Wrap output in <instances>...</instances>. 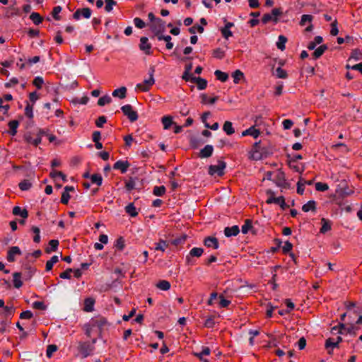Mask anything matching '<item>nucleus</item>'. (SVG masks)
I'll return each mask as SVG.
<instances>
[{
    "label": "nucleus",
    "instance_id": "1",
    "mask_svg": "<svg viewBox=\"0 0 362 362\" xmlns=\"http://www.w3.org/2000/svg\"><path fill=\"white\" fill-rule=\"evenodd\" d=\"M154 72V67H151L148 73V78L145 79L144 80L143 82L136 84V89L139 90L141 92H148L155 83V79L153 77Z\"/></svg>",
    "mask_w": 362,
    "mask_h": 362
},
{
    "label": "nucleus",
    "instance_id": "2",
    "mask_svg": "<svg viewBox=\"0 0 362 362\" xmlns=\"http://www.w3.org/2000/svg\"><path fill=\"white\" fill-rule=\"evenodd\" d=\"M96 342V339H94L92 341V344H90L88 341H80L78 346V351L79 354L82 356V358H86L90 355H92L94 351V344Z\"/></svg>",
    "mask_w": 362,
    "mask_h": 362
},
{
    "label": "nucleus",
    "instance_id": "3",
    "mask_svg": "<svg viewBox=\"0 0 362 362\" xmlns=\"http://www.w3.org/2000/svg\"><path fill=\"white\" fill-rule=\"evenodd\" d=\"M354 193V190L349 188L348 185L345 182H341L339 184L335 190L334 198H344L350 196Z\"/></svg>",
    "mask_w": 362,
    "mask_h": 362
},
{
    "label": "nucleus",
    "instance_id": "4",
    "mask_svg": "<svg viewBox=\"0 0 362 362\" xmlns=\"http://www.w3.org/2000/svg\"><path fill=\"white\" fill-rule=\"evenodd\" d=\"M282 10L280 8H275L272 9L271 13H265L262 18V22L267 24L270 21L276 23L279 21V17L282 14Z\"/></svg>",
    "mask_w": 362,
    "mask_h": 362
},
{
    "label": "nucleus",
    "instance_id": "5",
    "mask_svg": "<svg viewBox=\"0 0 362 362\" xmlns=\"http://www.w3.org/2000/svg\"><path fill=\"white\" fill-rule=\"evenodd\" d=\"M226 163L223 160H218L216 165H211L209 167V174L210 175L222 176L224 175V170Z\"/></svg>",
    "mask_w": 362,
    "mask_h": 362
},
{
    "label": "nucleus",
    "instance_id": "6",
    "mask_svg": "<svg viewBox=\"0 0 362 362\" xmlns=\"http://www.w3.org/2000/svg\"><path fill=\"white\" fill-rule=\"evenodd\" d=\"M267 194L270 195V197L266 201L267 204H276L279 205L283 209H285L286 202L284 197L281 196L279 197H275L274 192L272 190H268Z\"/></svg>",
    "mask_w": 362,
    "mask_h": 362
},
{
    "label": "nucleus",
    "instance_id": "7",
    "mask_svg": "<svg viewBox=\"0 0 362 362\" xmlns=\"http://www.w3.org/2000/svg\"><path fill=\"white\" fill-rule=\"evenodd\" d=\"M148 25L153 33H164L165 30V21L161 18H157L154 22L150 23Z\"/></svg>",
    "mask_w": 362,
    "mask_h": 362
},
{
    "label": "nucleus",
    "instance_id": "8",
    "mask_svg": "<svg viewBox=\"0 0 362 362\" xmlns=\"http://www.w3.org/2000/svg\"><path fill=\"white\" fill-rule=\"evenodd\" d=\"M121 110L124 115L127 116L132 122L138 119V114L135 110H133V107L131 105H123L121 107Z\"/></svg>",
    "mask_w": 362,
    "mask_h": 362
},
{
    "label": "nucleus",
    "instance_id": "9",
    "mask_svg": "<svg viewBox=\"0 0 362 362\" xmlns=\"http://www.w3.org/2000/svg\"><path fill=\"white\" fill-rule=\"evenodd\" d=\"M21 255V251L20 248L17 246H13L8 250L6 259L8 262H13L16 261V256Z\"/></svg>",
    "mask_w": 362,
    "mask_h": 362
},
{
    "label": "nucleus",
    "instance_id": "10",
    "mask_svg": "<svg viewBox=\"0 0 362 362\" xmlns=\"http://www.w3.org/2000/svg\"><path fill=\"white\" fill-rule=\"evenodd\" d=\"M91 16V10L89 8H83L81 9H77L73 14V17L75 20H79L81 17L85 18H89Z\"/></svg>",
    "mask_w": 362,
    "mask_h": 362
},
{
    "label": "nucleus",
    "instance_id": "11",
    "mask_svg": "<svg viewBox=\"0 0 362 362\" xmlns=\"http://www.w3.org/2000/svg\"><path fill=\"white\" fill-rule=\"evenodd\" d=\"M250 156L254 160H260L262 158V151L260 148V141L255 142L251 149Z\"/></svg>",
    "mask_w": 362,
    "mask_h": 362
},
{
    "label": "nucleus",
    "instance_id": "12",
    "mask_svg": "<svg viewBox=\"0 0 362 362\" xmlns=\"http://www.w3.org/2000/svg\"><path fill=\"white\" fill-rule=\"evenodd\" d=\"M90 322L92 327L101 331L103 327L107 324V320L104 317H97L92 318Z\"/></svg>",
    "mask_w": 362,
    "mask_h": 362
},
{
    "label": "nucleus",
    "instance_id": "13",
    "mask_svg": "<svg viewBox=\"0 0 362 362\" xmlns=\"http://www.w3.org/2000/svg\"><path fill=\"white\" fill-rule=\"evenodd\" d=\"M226 24L224 27L220 29L222 36L228 40L230 37L233 36V33L230 31V28L234 26V23L232 22H226V20L224 19Z\"/></svg>",
    "mask_w": 362,
    "mask_h": 362
},
{
    "label": "nucleus",
    "instance_id": "14",
    "mask_svg": "<svg viewBox=\"0 0 362 362\" xmlns=\"http://www.w3.org/2000/svg\"><path fill=\"white\" fill-rule=\"evenodd\" d=\"M211 349L208 346H203L201 352H193V355L202 362H209L204 356H209Z\"/></svg>",
    "mask_w": 362,
    "mask_h": 362
},
{
    "label": "nucleus",
    "instance_id": "15",
    "mask_svg": "<svg viewBox=\"0 0 362 362\" xmlns=\"http://www.w3.org/2000/svg\"><path fill=\"white\" fill-rule=\"evenodd\" d=\"M148 40L146 37H142L140 39V49L145 52L146 54H151V45L150 43H148Z\"/></svg>",
    "mask_w": 362,
    "mask_h": 362
},
{
    "label": "nucleus",
    "instance_id": "16",
    "mask_svg": "<svg viewBox=\"0 0 362 362\" xmlns=\"http://www.w3.org/2000/svg\"><path fill=\"white\" fill-rule=\"evenodd\" d=\"M204 244L207 247H212L213 249H218L219 244L218 239L215 237H206L204 240Z\"/></svg>",
    "mask_w": 362,
    "mask_h": 362
},
{
    "label": "nucleus",
    "instance_id": "17",
    "mask_svg": "<svg viewBox=\"0 0 362 362\" xmlns=\"http://www.w3.org/2000/svg\"><path fill=\"white\" fill-rule=\"evenodd\" d=\"M260 135V131L255 127H250L242 132V136H251L254 139H257Z\"/></svg>",
    "mask_w": 362,
    "mask_h": 362
},
{
    "label": "nucleus",
    "instance_id": "18",
    "mask_svg": "<svg viewBox=\"0 0 362 362\" xmlns=\"http://www.w3.org/2000/svg\"><path fill=\"white\" fill-rule=\"evenodd\" d=\"M129 167V163L127 160H117L113 165L114 169L119 170L122 173H125L127 171Z\"/></svg>",
    "mask_w": 362,
    "mask_h": 362
},
{
    "label": "nucleus",
    "instance_id": "19",
    "mask_svg": "<svg viewBox=\"0 0 362 362\" xmlns=\"http://www.w3.org/2000/svg\"><path fill=\"white\" fill-rule=\"evenodd\" d=\"M190 81L197 83L199 90H204L207 86V81L200 77H191Z\"/></svg>",
    "mask_w": 362,
    "mask_h": 362
},
{
    "label": "nucleus",
    "instance_id": "20",
    "mask_svg": "<svg viewBox=\"0 0 362 362\" xmlns=\"http://www.w3.org/2000/svg\"><path fill=\"white\" fill-rule=\"evenodd\" d=\"M74 187L71 186H66L64 187V191L62 192V197H61V202L64 204H67L69 203V201L70 199V195L69 192L74 191Z\"/></svg>",
    "mask_w": 362,
    "mask_h": 362
},
{
    "label": "nucleus",
    "instance_id": "21",
    "mask_svg": "<svg viewBox=\"0 0 362 362\" xmlns=\"http://www.w3.org/2000/svg\"><path fill=\"white\" fill-rule=\"evenodd\" d=\"M239 232L240 229L238 226L226 227L224 229V234L226 237L236 236L239 233Z\"/></svg>",
    "mask_w": 362,
    "mask_h": 362
},
{
    "label": "nucleus",
    "instance_id": "22",
    "mask_svg": "<svg viewBox=\"0 0 362 362\" xmlns=\"http://www.w3.org/2000/svg\"><path fill=\"white\" fill-rule=\"evenodd\" d=\"M214 151V148L211 145L205 146L199 152L200 158H209L210 157Z\"/></svg>",
    "mask_w": 362,
    "mask_h": 362
},
{
    "label": "nucleus",
    "instance_id": "23",
    "mask_svg": "<svg viewBox=\"0 0 362 362\" xmlns=\"http://www.w3.org/2000/svg\"><path fill=\"white\" fill-rule=\"evenodd\" d=\"M13 214L15 216H19L23 218H26L28 216V212L25 209H22L20 206H14L13 208Z\"/></svg>",
    "mask_w": 362,
    "mask_h": 362
},
{
    "label": "nucleus",
    "instance_id": "24",
    "mask_svg": "<svg viewBox=\"0 0 362 362\" xmlns=\"http://www.w3.org/2000/svg\"><path fill=\"white\" fill-rule=\"evenodd\" d=\"M95 300L93 298H87L84 300L83 310L86 312H92L94 309Z\"/></svg>",
    "mask_w": 362,
    "mask_h": 362
},
{
    "label": "nucleus",
    "instance_id": "25",
    "mask_svg": "<svg viewBox=\"0 0 362 362\" xmlns=\"http://www.w3.org/2000/svg\"><path fill=\"white\" fill-rule=\"evenodd\" d=\"M25 139L26 142L35 146H38L42 141V139L40 135H37L35 138H33L31 135H25Z\"/></svg>",
    "mask_w": 362,
    "mask_h": 362
},
{
    "label": "nucleus",
    "instance_id": "26",
    "mask_svg": "<svg viewBox=\"0 0 362 362\" xmlns=\"http://www.w3.org/2000/svg\"><path fill=\"white\" fill-rule=\"evenodd\" d=\"M9 127L8 133L11 136H15L17 133V129L19 126V122L18 120H11L8 124Z\"/></svg>",
    "mask_w": 362,
    "mask_h": 362
},
{
    "label": "nucleus",
    "instance_id": "27",
    "mask_svg": "<svg viewBox=\"0 0 362 362\" xmlns=\"http://www.w3.org/2000/svg\"><path fill=\"white\" fill-rule=\"evenodd\" d=\"M112 94L113 97H118L121 99H123L126 97L127 88L124 86L120 87L113 90Z\"/></svg>",
    "mask_w": 362,
    "mask_h": 362
},
{
    "label": "nucleus",
    "instance_id": "28",
    "mask_svg": "<svg viewBox=\"0 0 362 362\" xmlns=\"http://www.w3.org/2000/svg\"><path fill=\"white\" fill-rule=\"evenodd\" d=\"M204 252V250L201 247H193L190 251L189 256H187V262H189V256L190 257H199L202 255Z\"/></svg>",
    "mask_w": 362,
    "mask_h": 362
},
{
    "label": "nucleus",
    "instance_id": "29",
    "mask_svg": "<svg viewBox=\"0 0 362 362\" xmlns=\"http://www.w3.org/2000/svg\"><path fill=\"white\" fill-rule=\"evenodd\" d=\"M59 240H51L49 242L48 247L45 249V252L47 253H50L52 252H55L59 246Z\"/></svg>",
    "mask_w": 362,
    "mask_h": 362
},
{
    "label": "nucleus",
    "instance_id": "30",
    "mask_svg": "<svg viewBox=\"0 0 362 362\" xmlns=\"http://www.w3.org/2000/svg\"><path fill=\"white\" fill-rule=\"evenodd\" d=\"M321 223H322V227L320 230L321 233L324 234L331 230L332 225H331V223L329 221L325 219V218H322L321 219Z\"/></svg>",
    "mask_w": 362,
    "mask_h": 362
},
{
    "label": "nucleus",
    "instance_id": "31",
    "mask_svg": "<svg viewBox=\"0 0 362 362\" xmlns=\"http://www.w3.org/2000/svg\"><path fill=\"white\" fill-rule=\"evenodd\" d=\"M223 130L227 135H232L235 133V129L233 127V124L230 121H226L223 126Z\"/></svg>",
    "mask_w": 362,
    "mask_h": 362
},
{
    "label": "nucleus",
    "instance_id": "32",
    "mask_svg": "<svg viewBox=\"0 0 362 362\" xmlns=\"http://www.w3.org/2000/svg\"><path fill=\"white\" fill-rule=\"evenodd\" d=\"M316 209V202L313 200H310L306 204H303L302 206V210L304 212H308L310 211H315Z\"/></svg>",
    "mask_w": 362,
    "mask_h": 362
},
{
    "label": "nucleus",
    "instance_id": "33",
    "mask_svg": "<svg viewBox=\"0 0 362 362\" xmlns=\"http://www.w3.org/2000/svg\"><path fill=\"white\" fill-rule=\"evenodd\" d=\"M125 211L132 217H136L138 215V211L133 203H130L126 206Z\"/></svg>",
    "mask_w": 362,
    "mask_h": 362
},
{
    "label": "nucleus",
    "instance_id": "34",
    "mask_svg": "<svg viewBox=\"0 0 362 362\" xmlns=\"http://www.w3.org/2000/svg\"><path fill=\"white\" fill-rule=\"evenodd\" d=\"M327 46L326 45H322L318 47L317 49H315L313 56L315 59L320 58L327 50Z\"/></svg>",
    "mask_w": 362,
    "mask_h": 362
},
{
    "label": "nucleus",
    "instance_id": "35",
    "mask_svg": "<svg viewBox=\"0 0 362 362\" xmlns=\"http://www.w3.org/2000/svg\"><path fill=\"white\" fill-rule=\"evenodd\" d=\"M170 286V283L166 280H160L156 284V287L162 291H168Z\"/></svg>",
    "mask_w": 362,
    "mask_h": 362
},
{
    "label": "nucleus",
    "instance_id": "36",
    "mask_svg": "<svg viewBox=\"0 0 362 362\" xmlns=\"http://www.w3.org/2000/svg\"><path fill=\"white\" fill-rule=\"evenodd\" d=\"M92 184H95L97 186H100L103 182V177L100 174L95 173L90 177Z\"/></svg>",
    "mask_w": 362,
    "mask_h": 362
},
{
    "label": "nucleus",
    "instance_id": "37",
    "mask_svg": "<svg viewBox=\"0 0 362 362\" xmlns=\"http://www.w3.org/2000/svg\"><path fill=\"white\" fill-rule=\"evenodd\" d=\"M168 243H167V241L163 240H160L158 243H156L155 244L154 249H155V250L165 252V250L168 248Z\"/></svg>",
    "mask_w": 362,
    "mask_h": 362
},
{
    "label": "nucleus",
    "instance_id": "38",
    "mask_svg": "<svg viewBox=\"0 0 362 362\" xmlns=\"http://www.w3.org/2000/svg\"><path fill=\"white\" fill-rule=\"evenodd\" d=\"M13 286L16 288H19L22 286L23 282L21 281V273L16 272L13 274Z\"/></svg>",
    "mask_w": 362,
    "mask_h": 362
},
{
    "label": "nucleus",
    "instance_id": "39",
    "mask_svg": "<svg viewBox=\"0 0 362 362\" xmlns=\"http://www.w3.org/2000/svg\"><path fill=\"white\" fill-rule=\"evenodd\" d=\"M30 18L35 25L40 24L43 21L42 17L38 13L36 12H33L30 16Z\"/></svg>",
    "mask_w": 362,
    "mask_h": 362
},
{
    "label": "nucleus",
    "instance_id": "40",
    "mask_svg": "<svg viewBox=\"0 0 362 362\" xmlns=\"http://www.w3.org/2000/svg\"><path fill=\"white\" fill-rule=\"evenodd\" d=\"M214 75L216 76V78L221 81V82H225L228 78V75L226 73L221 71L220 70L215 71Z\"/></svg>",
    "mask_w": 362,
    "mask_h": 362
},
{
    "label": "nucleus",
    "instance_id": "41",
    "mask_svg": "<svg viewBox=\"0 0 362 362\" xmlns=\"http://www.w3.org/2000/svg\"><path fill=\"white\" fill-rule=\"evenodd\" d=\"M232 76L234 83L238 84L240 83V80L243 78L244 74L240 70L238 69L233 73Z\"/></svg>",
    "mask_w": 362,
    "mask_h": 362
},
{
    "label": "nucleus",
    "instance_id": "42",
    "mask_svg": "<svg viewBox=\"0 0 362 362\" xmlns=\"http://www.w3.org/2000/svg\"><path fill=\"white\" fill-rule=\"evenodd\" d=\"M201 102L203 104H214L217 100V97L209 98L206 94L201 95Z\"/></svg>",
    "mask_w": 362,
    "mask_h": 362
},
{
    "label": "nucleus",
    "instance_id": "43",
    "mask_svg": "<svg viewBox=\"0 0 362 362\" xmlns=\"http://www.w3.org/2000/svg\"><path fill=\"white\" fill-rule=\"evenodd\" d=\"M161 120L165 129H169L173 124V117L170 116H164Z\"/></svg>",
    "mask_w": 362,
    "mask_h": 362
},
{
    "label": "nucleus",
    "instance_id": "44",
    "mask_svg": "<svg viewBox=\"0 0 362 362\" xmlns=\"http://www.w3.org/2000/svg\"><path fill=\"white\" fill-rule=\"evenodd\" d=\"M49 175L52 178H53L54 180L57 179V177H61L63 181H64V182L66 181V175L61 171L52 170L50 172Z\"/></svg>",
    "mask_w": 362,
    "mask_h": 362
},
{
    "label": "nucleus",
    "instance_id": "45",
    "mask_svg": "<svg viewBox=\"0 0 362 362\" xmlns=\"http://www.w3.org/2000/svg\"><path fill=\"white\" fill-rule=\"evenodd\" d=\"M252 226V222L250 219H246L241 227V231L243 234H247Z\"/></svg>",
    "mask_w": 362,
    "mask_h": 362
},
{
    "label": "nucleus",
    "instance_id": "46",
    "mask_svg": "<svg viewBox=\"0 0 362 362\" xmlns=\"http://www.w3.org/2000/svg\"><path fill=\"white\" fill-rule=\"evenodd\" d=\"M212 56L214 58L221 59L225 57V52L221 48H216L213 50Z\"/></svg>",
    "mask_w": 362,
    "mask_h": 362
},
{
    "label": "nucleus",
    "instance_id": "47",
    "mask_svg": "<svg viewBox=\"0 0 362 362\" xmlns=\"http://www.w3.org/2000/svg\"><path fill=\"white\" fill-rule=\"evenodd\" d=\"M112 98L110 95H106L99 98L98 105L100 106H104L105 105L110 103Z\"/></svg>",
    "mask_w": 362,
    "mask_h": 362
},
{
    "label": "nucleus",
    "instance_id": "48",
    "mask_svg": "<svg viewBox=\"0 0 362 362\" xmlns=\"http://www.w3.org/2000/svg\"><path fill=\"white\" fill-rule=\"evenodd\" d=\"M153 193L154 195L161 197L165 193V187L164 186H156L153 188Z\"/></svg>",
    "mask_w": 362,
    "mask_h": 362
},
{
    "label": "nucleus",
    "instance_id": "49",
    "mask_svg": "<svg viewBox=\"0 0 362 362\" xmlns=\"http://www.w3.org/2000/svg\"><path fill=\"white\" fill-rule=\"evenodd\" d=\"M218 298L220 300L218 305L221 308H228V305L231 303V301L226 299L223 295H220Z\"/></svg>",
    "mask_w": 362,
    "mask_h": 362
},
{
    "label": "nucleus",
    "instance_id": "50",
    "mask_svg": "<svg viewBox=\"0 0 362 362\" xmlns=\"http://www.w3.org/2000/svg\"><path fill=\"white\" fill-rule=\"evenodd\" d=\"M18 186L22 191H25L30 189L32 183L28 180H24L19 183Z\"/></svg>",
    "mask_w": 362,
    "mask_h": 362
},
{
    "label": "nucleus",
    "instance_id": "51",
    "mask_svg": "<svg viewBox=\"0 0 362 362\" xmlns=\"http://www.w3.org/2000/svg\"><path fill=\"white\" fill-rule=\"evenodd\" d=\"M105 10L106 12H111L113 9V6L117 4L115 0H105Z\"/></svg>",
    "mask_w": 362,
    "mask_h": 362
},
{
    "label": "nucleus",
    "instance_id": "52",
    "mask_svg": "<svg viewBox=\"0 0 362 362\" xmlns=\"http://www.w3.org/2000/svg\"><path fill=\"white\" fill-rule=\"evenodd\" d=\"M287 39L284 35H280L279 37V40L276 42L277 47L281 49L284 50L285 49V43L286 42Z\"/></svg>",
    "mask_w": 362,
    "mask_h": 362
},
{
    "label": "nucleus",
    "instance_id": "53",
    "mask_svg": "<svg viewBox=\"0 0 362 362\" xmlns=\"http://www.w3.org/2000/svg\"><path fill=\"white\" fill-rule=\"evenodd\" d=\"M25 115L27 117L32 119L33 117V105H30L27 103L25 107Z\"/></svg>",
    "mask_w": 362,
    "mask_h": 362
},
{
    "label": "nucleus",
    "instance_id": "54",
    "mask_svg": "<svg viewBox=\"0 0 362 362\" xmlns=\"http://www.w3.org/2000/svg\"><path fill=\"white\" fill-rule=\"evenodd\" d=\"M313 16L311 15H308V14H303L302 16H301V19H300V25L301 26H304L306 23H311L312 21H313Z\"/></svg>",
    "mask_w": 362,
    "mask_h": 362
},
{
    "label": "nucleus",
    "instance_id": "55",
    "mask_svg": "<svg viewBox=\"0 0 362 362\" xmlns=\"http://www.w3.org/2000/svg\"><path fill=\"white\" fill-rule=\"evenodd\" d=\"M315 189L318 192H325L329 189V186L327 184L318 182L315 183Z\"/></svg>",
    "mask_w": 362,
    "mask_h": 362
},
{
    "label": "nucleus",
    "instance_id": "56",
    "mask_svg": "<svg viewBox=\"0 0 362 362\" xmlns=\"http://www.w3.org/2000/svg\"><path fill=\"white\" fill-rule=\"evenodd\" d=\"M338 346L337 341H335V339L329 338L325 341V347L327 349L332 348L334 349Z\"/></svg>",
    "mask_w": 362,
    "mask_h": 362
},
{
    "label": "nucleus",
    "instance_id": "57",
    "mask_svg": "<svg viewBox=\"0 0 362 362\" xmlns=\"http://www.w3.org/2000/svg\"><path fill=\"white\" fill-rule=\"evenodd\" d=\"M115 245L119 250H123L125 247L124 239L122 237H119V238L117 239Z\"/></svg>",
    "mask_w": 362,
    "mask_h": 362
},
{
    "label": "nucleus",
    "instance_id": "58",
    "mask_svg": "<svg viewBox=\"0 0 362 362\" xmlns=\"http://www.w3.org/2000/svg\"><path fill=\"white\" fill-rule=\"evenodd\" d=\"M189 32L192 34H195L197 32L199 33H202L204 32V28L200 25H194L189 28Z\"/></svg>",
    "mask_w": 362,
    "mask_h": 362
},
{
    "label": "nucleus",
    "instance_id": "59",
    "mask_svg": "<svg viewBox=\"0 0 362 362\" xmlns=\"http://www.w3.org/2000/svg\"><path fill=\"white\" fill-rule=\"evenodd\" d=\"M44 83V80L42 77L40 76H36L33 81V84L37 88V89H40L42 88V85Z\"/></svg>",
    "mask_w": 362,
    "mask_h": 362
},
{
    "label": "nucleus",
    "instance_id": "60",
    "mask_svg": "<svg viewBox=\"0 0 362 362\" xmlns=\"http://www.w3.org/2000/svg\"><path fill=\"white\" fill-rule=\"evenodd\" d=\"M57 346L55 344H50L47 346L46 355L48 358H51L53 353L57 351Z\"/></svg>",
    "mask_w": 362,
    "mask_h": 362
},
{
    "label": "nucleus",
    "instance_id": "61",
    "mask_svg": "<svg viewBox=\"0 0 362 362\" xmlns=\"http://www.w3.org/2000/svg\"><path fill=\"white\" fill-rule=\"evenodd\" d=\"M276 76L279 78H286L287 77L286 71L281 67L276 69Z\"/></svg>",
    "mask_w": 362,
    "mask_h": 362
},
{
    "label": "nucleus",
    "instance_id": "62",
    "mask_svg": "<svg viewBox=\"0 0 362 362\" xmlns=\"http://www.w3.org/2000/svg\"><path fill=\"white\" fill-rule=\"evenodd\" d=\"M135 26L139 29H142L146 26L145 22L140 18H135L134 19Z\"/></svg>",
    "mask_w": 362,
    "mask_h": 362
},
{
    "label": "nucleus",
    "instance_id": "63",
    "mask_svg": "<svg viewBox=\"0 0 362 362\" xmlns=\"http://www.w3.org/2000/svg\"><path fill=\"white\" fill-rule=\"evenodd\" d=\"M33 308L37 310H44L46 309V305L42 301H35L33 303Z\"/></svg>",
    "mask_w": 362,
    "mask_h": 362
},
{
    "label": "nucleus",
    "instance_id": "64",
    "mask_svg": "<svg viewBox=\"0 0 362 362\" xmlns=\"http://www.w3.org/2000/svg\"><path fill=\"white\" fill-rule=\"evenodd\" d=\"M61 11H62L61 6H57L54 7L52 12V17L55 20H57V21L59 20L60 17H59V14L61 12Z\"/></svg>",
    "mask_w": 362,
    "mask_h": 362
}]
</instances>
